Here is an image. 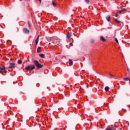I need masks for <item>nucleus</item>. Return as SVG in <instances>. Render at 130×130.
<instances>
[{"label":"nucleus","mask_w":130,"mask_h":130,"mask_svg":"<svg viewBox=\"0 0 130 130\" xmlns=\"http://www.w3.org/2000/svg\"><path fill=\"white\" fill-rule=\"evenodd\" d=\"M49 44L52 46H59V42L57 40H54L53 42L49 43Z\"/></svg>","instance_id":"f257e3e1"},{"label":"nucleus","mask_w":130,"mask_h":130,"mask_svg":"<svg viewBox=\"0 0 130 130\" xmlns=\"http://www.w3.org/2000/svg\"><path fill=\"white\" fill-rule=\"evenodd\" d=\"M34 63L36 67H37L38 69L41 68H42V67H43V65H42L41 64L39 63V62L36 60H34Z\"/></svg>","instance_id":"f03ea898"},{"label":"nucleus","mask_w":130,"mask_h":130,"mask_svg":"<svg viewBox=\"0 0 130 130\" xmlns=\"http://www.w3.org/2000/svg\"><path fill=\"white\" fill-rule=\"evenodd\" d=\"M4 73H7V70H6V67L3 66L2 67H0V74L4 75Z\"/></svg>","instance_id":"7ed1b4c3"},{"label":"nucleus","mask_w":130,"mask_h":130,"mask_svg":"<svg viewBox=\"0 0 130 130\" xmlns=\"http://www.w3.org/2000/svg\"><path fill=\"white\" fill-rule=\"evenodd\" d=\"M26 70H28V71H32V70H34L35 69V66L34 65H30L25 68Z\"/></svg>","instance_id":"20e7f679"},{"label":"nucleus","mask_w":130,"mask_h":130,"mask_svg":"<svg viewBox=\"0 0 130 130\" xmlns=\"http://www.w3.org/2000/svg\"><path fill=\"white\" fill-rule=\"evenodd\" d=\"M16 64L14 62L10 63V66L8 67V69H15Z\"/></svg>","instance_id":"39448f33"},{"label":"nucleus","mask_w":130,"mask_h":130,"mask_svg":"<svg viewBox=\"0 0 130 130\" xmlns=\"http://www.w3.org/2000/svg\"><path fill=\"white\" fill-rule=\"evenodd\" d=\"M23 32L25 34H29V29H27V28H24L23 29Z\"/></svg>","instance_id":"423d86ee"},{"label":"nucleus","mask_w":130,"mask_h":130,"mask_svg":"<svg viewBox=\"0 0 130 130\" xmlns=\"http://www.w3.org/2000/svg\"><path fill=\"white\" fill-rule=\"evenodd\" d=\"M100 39H101V41H103V42H105V41H106V40H105V39H104V37H103V36H101L100 37Z\"/></svg>","instance_id":"0eeeda50"},{"label":"nucleus","mask_w":130,"mask_h":130,"mask_svg":"<svg viewBox=\"0 0 130 130\" xmlns=\"http://www.w3.org/2000/svg\"><path fill=\"white\" fill-rule=\"evenodd\" d=\"M106 19L107 20V21H108V22H110V16H108L106 17Z\"/></svg>","instance_id":"6e6552de"},{"label":"nucleus","mask_w":130,"mask_h":130,"mask_svg":"<svg viewBox=\"0 0 130 130\" xmlns=\"http://www.w3.org/2000/svg\"><path fill=\"white\" fill-rule=\"evenodd\" d=\"M39 42V36H38L37 39L36 40V44L37 45L38 44V42Z\"/></svg>","instance_id":"1a4fd4ad"},{"label":"nucleus","mask_w":130,"mask_h":130,"mask_svg":"<svg viewBox=\"0 0 130 130\" xmlns=\"http://www.w3.org/2000/svg\"><path fill=\"white\" fill-rule=\"evenodd\" d=\"M73 60H72L71 59H69V64H70V66H73Z\"/></svg>","instance_id":"9d476101"},{"label":"nucleus","mask_w":130,"mask_h":130,"mask_svg":"<svg viewBox=\"0 0 130 130\" xmlns=\"http://www.w3.org/2000/svg\"><path fill=\"white\" fill-rule=\"evenodd\" d=\"M52 5L53 6V7H56V6H57V4H56V3H55V2H54V1H52Z\"/></svg>","instance_id":"9b49d317"},{"label":"nucleus","mask_w":130,"mask_h":130,"mask_svg":"<svg viewBox=\"0 0 130 130\" xmlns=\"http://www.w3.org/2000/svg\"><path fill=\"white\" fill-rule=\"evenodd\" d=\"M105 90L106 91V92H108V91H109V87L108 86H106L105 88Z\"/></svg>","instance_id":"f8f14e48"},{"label":"nucleus","mask_w":130,"mask_h":130,"mask_svg":"<svg viewBox=\"0 0 130 130\" xmlns=\"http://www.w3.org/2000/svg\"><path fill=\"white\" fill-rule=\"evenodd\" d=\"M71 34H68L67 36V39H70V38H71Z\"/></svg>","instance_id":"ddd939ff"},{"label":"nucleus","mask_w":130,"mask_h":130,"mask_svg":"<svg viewBox=\"0 0 130 130\" xmlns=\"http://www.w3.org/2000/svg\"><path fill=\"white\" fill-rule=\"evenodd\" d=\"M39 56L41 57V58H44V57H45V56L43 54H41L39 55Z\"/></svg>","instance_id":"4468645a"},{"label":"nucleus","mask_w":130,"mask_h":130,"mask_svg":"<svg viewBox=\"0 0 130 130\" xmlns=\"http://www.w3.org/2000/svg\"><path fill=\"white\" fill-rule=\"evenodd\" d=\"M40 50H41V48L39 47L37 49V52L39 53V52H40Z\"/></svg>","instance_id":"2eb2a0df"},{"label":"nucleus","mask_w":130,"mask_h":130,"mask_svg":"<svg viewBox=\"0 0 130 130\" xmlns=\"http://www.w3.org/2000/svg\"><path fill=\"white\" fill-rule=\"evenodd\" d=\"M115 22H116V23H117V24H119L120 23V21H119L118 20H117V19H115Z\"/></svg>","instance_id":"dca6fc26"},{"label":"nucleus","mask_w":130,"mask_h":130,"mask_svg":"<svg viewBox=\"0 0 130 130\" xmlns=\"http://www.w3.org/2000/svg\"><path fill=\"white\" fill-rule=\"evenodd\" d=\"M119 25L121 26L122 27L123 26V22H120V23H119Z\"/></svg>","instance_id":"f3484780"},{"label":"nucleus","mask_w":130,"mask_h":130,"mask_svg":"<svg viewBox=\"0 0 130 130\" xmlns=\"http://www.w3.org/2000/svg\"><path fill=\"white\" fill-rule=\"evenodd\" d=\"M123 81H129V78L128 77L126 78H124Z\"/></svg>","instance_id":"a211bd4d"},{"label":"nucleus","mask_w":130,"mask_h":130,"mask_svg":"<svg viewBox=\"0 0 130 130\" xmlns=\"http://www.w3.org/2000/svg\"><path fill=\"white\" fill-rule=\"evenodd\" d=\"M18 64H21L22 63V60H18Z\"/></svg>","instance_id":"6ab92c4d"},{"label":"nucleus","mask_w":130,"mask_h":130,"mask_svg":"<svg viewBox=\"0 0 130 130\" xmlns=\"http://www.w3.org/2000/svg\"><path fill=\"white\" fill-rule=\"evenodd\" d=\"M106 130H112V129L111 128V127H108Z\"/></svg>","instance_id":"aec40b11"},{"label":"nucleus","mask_w":130,"mask_h":130,"mask_svg":"<svg viewBox=\"0 0 130 130\" xmlns=\"http://www.w3.org/2000/svg\"><path fill=\"white\" fill-rule=\"evenodd\" d=\"M85 3H86V4H89V3L90 2V0H85Z\"/></svg>","instance_id":"412c9836"},{"label":"nucleus","mask_w":130,"mask_h":130,"mask_svg":"<svg viewBox=\"0 0 130 130\" xmlns=\"http://www.w3.org/2000/svg\"><path fill=\"white\" fill-rule=\"evenodd\" d=\"M113 75H111V74H110L109 75V77L111 79V78H113Z\"/></svg>","instance_id":"4be33fe9"},{"label":"nucleus","mask_w":130,"mask_h":130,"mask_svg":"<svg viewBox=\"0 0 130 130\" xmlns=\"http://www.w3.org/2000/svg\"><path fill=\"white\" fill-rule=\"evenodd\" d=\"M115 42H116V43H118V40H117V39L115 38Z\"/></svg>","instance_id":"5701e85b"},{"label":"nucleus","mask_w":130,"mask_h":130,"mask_svg":"<svg viewBox=\"0 0 130 130\" xmlns=\"http://www.w3.org/2000/svg\"><path fill=\"white\" fill-rule=\"evenodd\" d=\"M28 27L30 29L31 28V26H30V23H29V22H28Z\"/></svg>","instance_id":"b1692460"},{"label":"nucleus","mask_w":130,"mask_h":130,"mask_svg":"<svg viewBox=\"0 0 130 130\" xmlns=\"http://www.w3.org/2000/svg\"><path fill=\"white\" fill-rule=\"evenodd\" d=\"M118 16H119V15H118V14H117L115 15V16L116 17V18H117V17H118Z\"/></svg>","instance_id":"393cba45"},{"label":"nucleus","mask_w":130,"mask_h":130,"mask_svg":"<svg viewBox=\"0 0 130 130\" xmlns=\"http://www.w3.org/2000/svg\"><path fill=\"white\" fill-rule=\"evenodd\" d=\"M94 42V40H91V43H93Z\"/></svg>","instance_id":"a878e982"},{"label":"nucleus","mask_w":130,"mask_h":130,"mask_svg":"<svg viewBox=\"0 0 130 130\" xmlns=\"http://www.w3.org/2000/svg\"><path fill=\"white\" fill-rule=\"evenodd\" d=\"M40 3H41V0H39Z\"/></svg>","instance_id":"bb28decb"},{"label":"nucleus","mask_w":130,"mask_h":130,"mask_svg":"<svg viewBox=\"0 0 130 130\" xmlns=\"http://www.w3.org/2000/svg\"><path fill=\"white\" fill-rule=\"evenodd\" d=\"M119 13L120 14L121 13V11H119Z\"/></svg>","instance_id":"cd10ccee"},{"label":"nucleus","mask_w":130,"mask_h":130,"mask_svg":"<svg viewBox=\"0 0 130 130\" xmlns=\"http://www.w3.org/2000/svg\"><path fill=\"white\" fill-rule=\"evenodd\" d=\"M72 43H70V45H72Z\"/></svg>","instance_id":"c85d7f7f"},{"label":"nucleus","mask_w":130,"mask_h":130,"mask_svg":"<svg viewBox=\"0 0 130 130\" xmlns=\"http://www.w3.org/2000/svg\"><path fill=\"white\" fill-rule=\"evenodd\" d=\"M127 71H128V68H127Z\"/></svg>","instance_id":"c756f323"}]
</instances>
